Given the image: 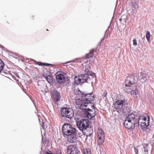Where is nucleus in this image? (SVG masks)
Returning <instances> with one entry per match:
<instances>
[{
    "label": "nucleus",
    "instance_id": "13",
    "mask_svg": "<svg viewBox=\"0 0 154 154\" xmlns=\"http://www.w3.org/2000/svg\"><path fill=\"white\" fill-rule=\"evenodd\" d=\"M91 67L89 65L88 66H86V67H85V69L84 71L85 73H87L88 75H90V76L94 77V76L96 77L95 73L92 72L91 70Z\"/></svg>",
    "mask_w": 154,
    "mask_h": 154
},
{
    "label": "nucleus",
    "instance_id": "14",
    "mask_svg": "<svg viewBox=\"0 0 154 154\" xmlns=\"http://www.w3.org/2000/svg\"><path fill=\"white\" fill-rule=\"evenodd\" d=\"M122 103V102L121 101V100H117L113 103V106L116 109H120L122 108L123 106Z\"/></svg>",
    "mask_w": 154,
    "mask_h": 154
},
{
    "label": "nucleus",
    "instance_id": "58",
    "mask_svg": "<svg viewBox=\"0 0 154 154\" xmlns=\"http://www.w3.org/2000/svg\"><path fill=\"white\" fill-rule=\"evenodd\" d=\"M47 31H48V29H47L46 30Z\"/></svg>",
    "mask_w": 154,
    "mask_h": 154
},
{
    "label": "nucleus",
    "instance_id": "46",
    "mask_svg": "<svg viewBox=\"0 0 154 154\" xmlns=\"http://www.w3.org/2000/svg\"><path fill=\"white\" fill-rule=\"evenodd\" d=\"M14 74L15 75L16 77H17V78H20V76H19L18 73L17 72H14Z\"/></svg>",
    "mask_w": 154,
    "mask_h": 154
},
{
    "label": "nucleus",
    "instance_id": "16",
    "mask_svg": "<svg viewBox=\"0 0 154 154\" xmlns=\"http://www.w3.org/2000/svg\"><path fill=\"white\" fill-rule=\"evenodd\" d=\"M145 121H144L143 122L140 124V126H139L143 131H146L147 129H149L150 128L149 122H147V124H146Z\"/></svg>",
    "mask_w": 154,
    "mask_h": 154
},
{
    "label": "nucleus",
    "instance_id": "56",
    "mask_svg": "<svg viewBox=\"0 0 154 154\" xmlns=\"http://www.w3.org/2000/svg\"><path fill=\"white\" fill-rule=\"evenodd\" d=\"M44 135L45 136V133H44Z\"/></svg>",
    "mask_w": 154,
    "mask_h": 154
},
{
    "label": "nucleus",
    "instance_id": "28",
    "mask_svg": "<svg viewBox=\"0 0 154 154\" xmlns=\"http://www.w3.org/2000/svg\"><path fill=\"white\" fill-rule=\"evenodd\" d=\"M128 16L126 14H123L119 20L121 23H125L127 18Z\"/></svg>",
    "mask_w": 154,
    "mask_h": 154
},
{
    "label": "nucleus",
    "instance_id": "34",
    "mask_svg": "<svg viewBox=\"0 0 154 154\" xmlns=\"http://www.w3.org/2000/svg\"><path fill=\"white\" fill-rule=\"evenodd\" d=\"M121 101L122 102V104L123 106H126L128 105V101L127 99H123L122 100H121Z\"/></svg>",
    "mask_w": 154,
    "mask_h": 154
},
{
    "label": "nucleus",
    "instance_id": "35",
    "mask_svg": "<svg viewBox=\"0 0 154 154\" xmlns=\"http://www.w3.org/2000/svg\"><path fill=\"white\" fill-rule=\"evenodd\" d=\"M146 38L147 41V42L149 43L150 42V32L149 31H147L146 33Z\"/></svg>",
    "mask_w": 154,
    "mask_h": 154
},
{
    "label": "nucleus",
    "instance_id": "2",
    "mask_svg": "<svg viewBox=\"0 0 154 154\" xmlns=\"http://www.w3.org/2000/svg\"><path fill=\"white\" fill-rule=\"evenodd\" d=\"M78 92L80 93L78 94L79 96L81 95V97L84 100L85 102H89L93 101L94 100V97L93 94V92L89 93H85L82 92L79 88L78 89Z\"/></svg>",
    "mask_w": 154,
    "mask_h": 154
},
{
    "label": "nucleus",
    "instance_id": "1",
    "mask_svg": "<svg viewBox=\"0 0 154 154\" xmlns=\"http://www.w3.org/2000/svg\"><path fill=\"white\" fill-rule=\"evenodd\" d=\"M76 126L80 131H82L84 135H86V133L83 132L89 126L88 120L87 119H80L76 122Z\"/></svg>",
    "mask_w": 154,
    "mask_h": 154
},
{
    "label": "nucleus",
    "instance_id": "17",
    "mask_svg": "<svg viewBox=\"0 0 154 154\" xmlns=\"http://www.w3.org/2000/svg\"><path fill=\"white\" fill-rule=\"evenodd\" d=\"M70 129H69V130H67L68 131H67V133L66 135H70L76 134V130L75 128L73 127L72 125H71V127L70 126Z\"/></svg>",
    "mask_w": 154,
    "mask_h": 154
},
{
    "label": "nucleus",
    "instance_id": "53",
    "mask_svg": "<svg viewBox=\"0 0 154 154\" xmlns=\"http://www.w3.org/2000/svg\"><path fill=\"white\" fill-rule=\"evenodd\" d=\"M4 62L1 60V59H0V63L3 62Z\"/></svg>",
    "mask_w": 154,
    "mask_h": 154
},
{
    "label": "nucleus",
    "instance_id": "20",
    "mask_svg": "<svg viewBox=\"0 0 154 154\" xmlns=\"http://www.w3.org/2000/svg\"><path fill=\"white\" fill-rule=\"evenodd\" d=\"M143 147L142 149V154H148L149 149L148 144L146 143L143 145Z\"/></svg>",
    "mask_w": 154,
    "mask_h": 154
},
{
    "label": "nucleus",
    "instance_id": "23",
    "mask_svg": "<svg viewBox=\"0 0 154 154\" xmlns=\"http://www.w3.org/2000/svg\"><path fill=\"white\" fill-rule=\"evenodd\" d=\"M85 101L84 100H83L82 98L81 99H78L76 100V104L79 105L80 106V109L81 108H84V106H82V105L84 103H85Z\"/></svg>",
    "mask_w": 154,
    "mask_h": 154
},
{
    "label": "nucleus",
    "instance_id": "26",
    "mask_svg": "<svg viewBox=\"0 0 154 154\" xmlns=\"http://www.w3.org/2000/svg\"><path fill=\"white\" fill-rule=\"evenodd\" d=\"M5 66L4 63L2 62L0 63V73L2 75H4V74H7V73L4 72L3 68Z\"/></svg>",
    "mask_w": 154,
    "mask_h": 154
},
{
    "label": "nucleus",
    "instance_id": "22",
    "mask_svg": "<svg viewBox=\"0 0 154 154\" xmlns=\"http://www.w3.org/2000/svg\"><path fill=\"white\" fill-rule=\"evenodd\" d=\"M131 111V109L129 107L126 106L123 109L122 112L125 115H127L130 113Z\"/></svg>",
    "mask_w": 154,
    "mask_h": 154
},
{
    "label": "nucleus",
    "instance_id": "19",
    "mask_svg": "<svg viewBox=\"0 0 154 154\" xmlns=\"http://www.w3.org/2000/svg\"><path fill=\"white\" fill-rule=\"evenodd\" d=\"M91 101L89 102H85L84 103L82 104V106H84V107H87L92 108L94 110L95 107L94 103L91 102Z\"/></svg>",
    "mask_w": 154,
    "mask_h": 154
},
{
    "label": "nucleus",
    "instance_id": "42",
    "mask_svg": "<svg viewBox=\"0 0 154 154\" xmlns=\"http://www.w3.org/2000/svg\"><path fill=\"white\" fill-rule=\"evenodd\" d=\"M0 48H1L3 50H5V51H7L8 52H9V51L8 49H7L5 48L2 45H0Z\"/></svg>",
    "mask_w": 154,
    "mask_h": 154
},
{
    "label": "nucleus",
    "instance_id": "7",
    "mask_svg": "<svg viewBox=\"0 0 154 154\" xmlns=\"http://www.w3.org/2000/svg\"><path fill=\"white\" fill-rule=\"evenodd\" d=\"M135 123L131 120L125 119L124 122L125 127L128 129H133L135 127Z\"/></svg>",
    "mask_w": 154,
    "mask_h": 154
},
{
    "label": "nucleus",
    "instance_id": "45",
    "mask_svg": "<svg viewBox=\"0 0 154 154\" xmlns=\"http://www.w3.org/2000/svg\"><path fill=\"white\" fill-rule=\"evenodd\" d=\"M37 64L40 66H43L44 63L38 62H37Z\"/></svg>",
    "mask_w": 154,
    "mask_h": 154
},
{
    "label": "nucleus",
    "instance_id": "39",
    "mask_svg": "<svg viewBox=\"0 0 154 154\" xmlns=\"http://www.w3.org/2000/svg\"><path fill=\"white\" fill-rule=\"evenodd\" d=\"M133 149L135 154H138V149L137 146H134L133 147Z\"/></svg>",
    "mask_w": 154,
    "mask_h": 154
},
{
    "label": "nucleus",
    "instance_id": "51",
    "mask_svg": "<svg viewBox=\"0 0 154 154\" xmlns=\"http://www.w3.org/2000/svg\"><path fill=\"white\" fill-rule=\"evenodd\" d=\"M106 96H107V93L106 92V93H105V92H104V94H103L104 97H106Z\"/></svg>",
    "mask_w": 154,
    "mask_h": 154
},
{
    "label": "nucleus",
    "instance_id": "9",
    "mask_svg": "<svg viewBox=\"0 0 154 154\" xmlns=\"http://www.w3.org/2000/svg\"><path fill=\"white\" fill-rule=\"evenodd\" d=\"M56 82L58 84H61L64 83L66 82L64 75L62 73H59L56 75L55 76Z\"/></svg>",
    "mask_w": 154,
    "mask_h": 154
},
{
    "label": "nucleus",
    "instance_id": "48",
    "mask_svg": "<svg viewBox=\"0 0 154 154\" xmlns=\"http://www.w3.org/2000/svg\"><path fill=\"white\" fill-rule=\"evenodd\" d=\"M146 118L147 117V122H149V121L150 120V118L149 116H148L146 114Z\"/></svg>",
    "mask_w": 154,
    "mask_h": 154
},
{
    "label": "nucleus",
    "instance_id": "52",
    "mask_svg": "<svg viewBox=\"0 0 154 154\" xmlns=\"http://www.w3.org/2000/svg\"><path fill=\"white\" fill-rule=\"evenodd\" d=\"M44 153V151H42H42L40 152V154H43V153Z\"/></svg>",
    "mask_w": 154,
    "mask_h": 154
},
{
    "label": "nucleus",
    "instance_id": "43",
    "mask_svg": "<svg viewBox=\"0 0 154 154\" xmlns=\"http://www.w3.org/2000/svg\"><path fill=\"white\" fill-rule=\"evenodd\" d=\"M133 45L134 46H136L137 45V41L136 39H134L133 40Z\"/></svg>",
    "mask_w": 154,
    "mask_h": 154
},
{
    "label": "nucleus",
    "instance_id": "15",
    "mask_svg": "<svg viewBox=\"0 0 154 154\" xmlns=\"http://www.w3.org/2000/svg\"><path fill=\"white\" fill-rule=\"evenodd\" d=\"M81 77H82L81 79L82 80V83L85 82L89 83L90 82L91 79L90 78L88 75L87 73H85L82 75H81Z\"/></svg>",
    "mask_w": 154,
    "mask_h": 154
},
{
    "label": "nucleus",
    "instance_id": "31",
    "mask_svg": "<svg viewBox=\"0 0 154 154\" xmlns=\"http://www.w3.org/2000/svg\"><path fill=\"white\" fill-rule=\"evenodd\" d=\"M82 82V81L81 79L77 77L75 78L74 82L76 85H78L80 84H83Z\"/></svg>",
    "mask_w": 154,
    "mask_h": 154
},
{
    "label": "nucleus",
    "instance_id": "55",
    "mask_svg": "<svg viewBox=\"0 0 154 154\" xmlns=\"http://www.w3.org/2000/svg\"><path fill=\"white\" fill-rule=\"evenodd\" d=\"M48 154H53L52 153H48Z\"/></svg>",
    "mask_w": 154,
    "mask_h": 154
},
{
    "label": "nucleus",
    "instance_id": "30",
    "mask_svg": "<svg viewBox=\"0 0 154 154\" xmlns=\"http://www.w3.org/2000/svg\"><path fill=\"white\" fill-rule=\"evenodd\" d=\"M87 130L88 134H86V135L87 136H90L91 135L93 134V129L91 128V127H89L87 128Z\"/></svg>",
    "mask_w": 154,
    "mask_h": 154
},
{
    "label": "nucleus",
    "instance_id": "32",
    "mask_svg": "<svg viewBox=\"0 0 154 154\" xmlns=\"http://www.w3.org/2000/svg\"><path fill=\"white\" fill-rule=\"evenodd\" d=\"M131 85L127 86H125V85H123V87L124 88V90L126 92H131Z\"/></svg>",
    "mask_w": 154,
    "mask_h": 154
},
{
    "label": "nucleus",
    "instance_id": "25",
    "mask_svg": "<svg viewBox=\"0 0 154 154\" xmlns=\"http://www.w3.org/2000/svg\"><path fill=\"white\" fill-rule=\"evenodd\" d=\"M98 137L104 138V132L103 130L101 129H99L97 131Z\"/></svg>",
    "mask_w": 154,
    "mask_h": 154
},
{
    "label": "nucleus",
    "instance_id": "59",
    "mask_svg": "<svg viewBox=\"0 0 154 154\" xmlns=\"http://www.w3.org/2000/svg\"><path fill=\"white\" fill-rule=\"evenodd\" d=\"M38 86L39 85L38 84Z\"/></svg>",
    "mask_w": 154,
    "mask_h": 154
},
{
    "label": "nucleus",
    "instance_id": "27",
    "mask_svg": "<svg viewBox=\"0 0 154 154\" xmlns=\"http://www.w3.org/2000/svg\"><path fill=\"white\" fill-rule=\"evenodd\" d=\"M135 117L134 115L133 112H131V114L128 115L125 119L131 120L132 121L134 122V119H135Z\"/></svg>",
    "mask_w": 154,
    "mask_h": 154
},
{
    "label": "nucleus",
    "instance_id": "5",
    "mask_svg": "<svg viewBox=\"0 0 154 154\" xmlns=\"http://www.w3.org/2000/svg\"><path fill=\"white\" fill-rule=\"evenodd\" d=\"M61 113L63 117L71 119L73 116L72 113V109L71 108H62L61 109Z\"/></svg>",
    "mask_w": 154,
    "mask_h": 154
},
{
    "label": "nucleus",
    "instance_id": "41",
    "mask_svg": "<svg viewBox=\"0 0 154 154\" xmlns=\"http://www.w3.org/2000/svg\"><path fill=\"white\" fill-rule=\"evenodd\" d=\"M86 152H84V154H91V152L89 149H86Z\"/></svg>",
    "mask_w": 154,
    "mask_h": 154
},
{
    "label": "nucleus",
    "instance_id": "38",
    "mask_svg": "<svg viewBox=\"0 0 154 154\" xmlns=\"http://www.w3.org/2000/svg\"><path fill=\"white\" fill-rule=\"evenodd\" d=\"M39 121L40 125H41L42 128H42V129H45V127L44 123L43 121L41 122L40 120L39 119Z\"/></svg>",
    "mask_w": 154,
    "mask_h": 154
},
{
    "label": "nucleus",
    "instance_id": "40",
    "mask_svg": "<svg viewBox=\"0 0 154 154\" xmlns=\"http://www.w3.org/2000/svg\"><path fill=\"white\" fill-rule=\"evenodd\" d=\"M144 121V120H142L138 118V126H140V125L141 124V123H143V122Z\"/></svg>",
    "mask_w": 154,
    "mask_h": 154
},
{
    "label": "nucleus",
    "instance_id": "47",
    "mask_svg": "<svg viewBox=\"0 0 154 154\" xmlns=\"http://www.w3.org/2000/svg\"><path fill=\"white\" fill-rule=\"evenodd\" d=\"M146 118L147 117V122H149V121L150 120V118L149 116H148L146 114Z\"/></svg>",
    "mask_w": 154,
    "mask_h": 154
},
{
    "label": "nucleus",
    "instance_id": "44",
    "mask_svg": "<svg viewBox=\"0 0 154 154\" xmlns=\"http://www.w3.org/2000/svg\"><path fill=\"white\" fill-rule=\"evenodd\" d=\"M52 65H53L52 64H51L44 63L43 66H52Z\"/></svg>",
    "mask_w": 154,
    "mask_h": 154
},
{
    "label": "nucleus",
    "instance_id": "57",
    "mask_svg": "<svg viewBox=\"0 0 154 154\" xmlns=\"http://www.w3.org/2000/svg\"><path fill=\"white\" fill-rule=\"evenodd\" d=\"M41 91L42 92H43V91H42V90H41Z\"/></svg>",
    "mask_w": 154,
    "mask_h": 154
},
{
    "label": "nucleus",
    "instance_id": "8",
    "mask_svg": "<svg viewBox=\"0 0 154 154\" xmlns=\"http://www.w3.org/2000/svg\"><path fill=\"white\" fill-rule=\"evenodd\" d=\"M78 152H79V151L76 146L70 145L68 146L67 151L68 154H78Z\"/></svg>",
    "mask_w": 154,
    "mask_h": 154
},
{
    "label": "nucleus",
    "instance_id": "54",
    "mask_svg": "<svg viewBox=\"0 0 154 154\" xmlns=\"http://www.w3.org/2000/svg\"><path fill=\"white\" fill-rule=\"evenodd\" d=\"M33 61H34V62L36 64H37V62H38L37 61H36L35 60H33Z\"/></svg>",
    "mask_w": 154,
    "mask_h": 154
},
{
    "label": "nucleus",
    "instance_id": "33",
    "mask_svg": "<svg viewBox=\"0 0 154 154\" xmlns=\"http://www.w3.org/2000/svg\"><path fill=\"white\" fill-rule=\"evenodd\" d=\"M104 138L103 137H98V139L97 140V143L99 146L102 144L104 142Z\"/></svg>",
    "mask_w": 154,
    "mask_h": 154
},
{
    "label": "nucleus",
    "instance_id": "12",
    "mask_svg": "<svg viewBox=\"0 0 154 154\" xmlns=\"http://www.w3.org/2000/svg\"><path fill=\"white\" fill-rule=\"evenodd\" d=\"M129 5L133 10H135L139 7L138 1L137 0H131Z\"/></svg>",
    "mask_w": 154,
    "mask_h": 154
},
{
    "label": "nucleus",
    "instance_id": "24",
    "mask_svg": "<svg viewBox=\"0 0 154 154\" xmlns=\"http://www.w3.org/2000/svg\"><path fill=\"white\" fill-rule=\"evenodd\" d=\"M94 49H93L90 51L89 53L87 54L86 56V58L87 59L91 58L93 57L94 53Z\"/></svg>",
    "mask_w": 154,
    "mask_h": 154
},
{
    "label": "nucleus",
    "instance_id": "3",
    "mask_svg": "<svg viewBox=\"0 0 154 154\" xmlns=\"http://www.w3.org/2000/svg\"><path fill=\"white\" fill-rule=\"evenodd\" d=\"M81 109L83 110V112L86 116V118L89 119H91L95 117L96 115L95 109L93 111L89 108H81Z\"/></svg>",
    "mask_w": 154,
    "mask_h": 154
},
{
    "label": "nucleus",
    "instance_id": "29",
    "mask_svg": "<svg viewBox=\"0 0 154 154\" xmlns=\"http://www.w3.org/2000/svg\"><path fill=\"white\" fill-rule=\"evenodd\" d=\"M44 77L48 83H53V78L51 76L48 75L47 76H45Z\"/></svg>",
    "mask_w": 154,
    "mask_h": 154
},
{
    "label": "nucleus",
    "instance_id": "18",
    "mask_svg": "<svg viewBox=\"0 0 154 154\" xmlns=\"http://www.w3.org/2000/svg\"><path fill=\"white\" fill-rule=\"evenodd\" d=\"M76 134L70 135H68L67 140L70 143H72L75 142L76 141L77 138L76 137Z\"/></svg>",
    "mask_w": 154,
    "mask_h": 154
},
{
    "label": "nucleus",
    "instance_id": "50",
    "mask_svg": "<svg viewBox=\"0 0 154 154\" xmlns=\"http://www.w3.org/2000/svg\"><path fill=\"white\" fill-rule=\"evenodd\" d=\"M56 154H62L61 151L59 150L57 153Z\"/></svg>",
    "mask_w": 154,
    "mask_h": 154
},
{
    "label": "nucleus",
    "instance_id": "4",
    "mask_svg": "<svg viewBox=\"0 0 154 154\" xmlns=\"http://www.w3.org/2000/svg\"><path fill=\"white\" fill-rule=\"evenodd\" d=\"M50 94L53 101L55 102L59 101L61 99V97L60 93L58 92L54 87L51 88Z\"/></svg>",
    "mask_w": 154,
    "mask_h": 154
},
{
    "label": "nucleus",
    "instance_id": "21",
    "mask_svg": "<svg viewBox=\"0 0 154 154\" xmlns=\"http://www.w3.org/2000/svg\"><path fill=\"white\" fill-rule=\"evenodd\" d=\"M131 95L134 97L136 96L138 94V91L136 88V87H133L131 88Z\"/></svg>",
    "mask_w": 154,
    "mask_h": 154
},
{
    "label": "nucleus",
    "instance_id": "11",
    "mask_svg": "<svg viewBox=\"0 0 154 154\" xmlns=\"http://www.w3.org/2000/svg\"><path fill=\"white\" fill-rule=\"evenodd\" d=\"M147 75L145 71H141L140 72V75L139 76L140 81L142 83H145L147 80Z\"/></svg>",
    "mask_w": 154,
    "mask_h": 154
},
{
    "label": "nucleus",
    "instance_id": "6",
    "mask_svg": "<svg viewBox=\"0 0 154 154\" xmlns=\"http://www.w3.org/2000/svg\"><path fill=\"white\" fill-rule=\"evenodd\" d=\"M138 81V79L137 76L134 75H130L127 77L125 81V86L132 85L137 83Z\"/></svg>",
    "mask_w": 154,
    "mask_h": 154
},
{
    "label": "nucleus",
    "instance_id": "37",
    "mask_svg": "<svg viewBox=\"0 0 154 154\" xmlns=\"http://www.w3.org/2000/svg\"><path fill=\"white\" fill-rule=\"evenodd\" d=\"M139 118L143 120H144V121H146V114L144 115H142L139 116Z\"/></svg>",
    "mask_w": 154,
    "mask_h": 154
},
{
    "label": "nucleus",
    "instance_id": "10",
    "mask_svg": "<svg viewBox=\"0 0 154 154\" xmlns=\"http://www.w3.org/2000/svg\"><path fill=\"white\" fill-rule=\"evenodd\" d=\"M71 125L70 124L66 122L64 123L62 127V130L63 133V136L64 137H66L65 136L67 135L68 131L67 130H69V129H70Z\"/></svg>",
    "mask_w": 154,
    "mask_h": 154
},
{
    "label": "nucleus",
    "instance_id": "49",
    "mask_svg": "<svg viewBox=\"0 0 154 154\" xmlns=\"http://www.w3.org/2000/svg\"><path fill=\"white\" fill-rule=\"evenodd\" d=\"M139 97H140L139 96H136L135 98V100L137 101L139 100Z\"/></svg>",
    "mask_w": 154,
    "mask_h": 154
},
{
    "label": "nucleus",
    "instance_id": "36",
    "mask_svg": "<svg viewBox=\"0 0 154 154\" xmlns=\"http://www.w3.org/2000/svg\"><path fill=\"white\" fill-rule=\"evenodd\" d=\"M42 136H43L42 135ZM45 137H45V138H44H44L43 137H42V142L44 144H48L49 143V140L47 139H46Z\"/></svg>",
    "mask_w": 154,
    "mask_h": 154
}]
</instances>
